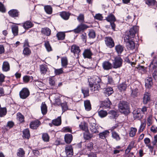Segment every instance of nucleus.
<instances>
[{
	"label": "nucleus",
	"instance_id": "1",
	"mask_svg": "<svg viewBox=\"0 0 157 157\" xmlns=\"http://www.w3.org/2000/svg\"><path fill=\"white\" fill-rule=\"evenodd\" d=\"M139 27L137 26H134L131 28L129 31L127 32L124 37V40L126 42L127 48L131 50H133L135 48L134 42L132 40L135 35L138 31Z\"/></svg>",
	"mask_w": 157,
	"mask_h": 157
},
{
	"label": "nucleus",
	"instance_id": "2",
	"mask_svg": "<svg viewBox=\"0 0 157 157\" xmlns=\"http://www.w3.org/2000/svg\"><path fill=\"white\" fill-rule=\"evenodd\" d=\"M119 110L120 112L125 114L129 112L128 104L124 101H120L118 105Z\"/></svg>",
	"mask_w": 157,
	"mask_h": 157
},
{
	"label": "nucleus",
	"instance_id": "3",
	"mask_svg": "<svg viewBox=\"0 0 157 157\" xmlns=\"http://www.w3.org/2000/svg\"><path fill=\"white\" fill-rule=\"evenodd\" d=\"M140 84L138 82H136L132 85L131 87V96L133 98L137 97L139 94Z\"/></svg>",
	"mask_w": 157,
	"mask_h": 157
},
{
	"label": "nucleus",
	"instance_id": "4",
	"mask_svg": "<svg viewBox=\"0 0 157 157\" xmlns=\"http://www.w3.org/2000/svg\"><path fill=\"white\" fill-rule=\"evenodd\" d=\"M90 124V131L93 133L99 132L98 130L99 128L96 124V121L94 118H91L89 120Z\"/></svg>",
	"mask_w": 157,
	"mask_h": 157
},
{
	"label": "nucleus",
	"instance_id": "5",
	"mask_svg": "<svg viewBox=\"0 0 157 157\" xmlns=\"http://www.w3.org/2000/svg\"><path fill=\"white\" fill-rule=\"evenodd\" d=\"M123 61V59L120 57H115L113 63V67L115 69L120 68L122 66Z\"/></svg>",
	"mask_w": 157,
	"mask_h": 157
},
{
	"label": "nucleus",
	"instance_id": "6",
	"mask_svg": "<svg viewBox=\"0 0 157 157\" xmlns=\"http://www.w3.org/2000/svg\"><path fill=\"white\" fill-rule=\"evenodd\" d=\"M105 19L108 21L110 23V24L112 29L114 31H115L116 25L114 23V22L116 21V19L114 15L112 14H110L106 17Z\"/></svg>",
	"mask_w": 157,
	"mask_h": 157
},
{
	"label": "nucleus",
	"instance_id": "7",
	"mask_svg": "<svg viewBox=\"0 0 157 157\" xmlns=\"http://www.w3.org/2000/svg\"><path fill=\"white\" fill-rule=\"evenodd\" d=\"M30 92L26 88H24L19 92L20 98L22 99H25L29 95Z\"/></svg>",
	"mask_w": 157,
	"mask_h": 157
},
{
	"label": "nucleus",
	"instance_id": "8",
	"mask_svg": "<svg viewBox=\"0 0 157 157\" xmlns=\"http://www.w3.org/2000/svg\"><path fill=\"white\" fill-rule=\"evenodd\" d=\"M88 81L89 85L92 86V84H99L101 81V79L97 76H94L88 79Z\"/></svg>",
	"mask_w": 157,
	"mask_h": 157
},
{
	"label": "nucleus",
	"instance_id": "9",
	"mask_svg": "<svg viewBox=\"0 0 157 157\" xmlns=\"http://www.w3.org/2000/svg\"><path fill=\"white\" fill-rule=\"evenodd\" d=\"M105 42L106 46L111 48L114 47L115 45L114 41L113 38L110 36H106L105 38Z\"/></svg>",
	"mask_w": 157,
	"mask_h": 157
},
{
	"label": "nucleus",
	"instance_id": "10",
	"mask_svg": "<svg viewBox=\"0 0 157 157\" xmlns=\"http://www.w3.org/2000/svg\"><path fill=\"white\" fill-rule=\"evenodd\" d=\"M89 28V26L86 25L81 23L78 25L76 28L74 29L73 31L75 33H79L82 31H83Z\"/></svg>",
	"mask_w": 157,
	"mask_h": 157
},
{
	"label": "nucleus",
	"instance_id": "11",
	"mask_svg": "<svg viewBox=\"0 0 157 157\" xmlns=\"http://www.w3.org/2000/svg\"><path fill=\"white\" fill-rule=\"evenodd\" d=\"M133 114L134 118L139 120L142 118L144 116V113L141 112L140 109L134 111Z\"/></svg>",
	"mask_w": 157,
	"mask_h": 157
},
{
	"label": "nucleus",
	"instance_id": "12",
	"mask_svg": "<svg viewBox=\"0 0 157 157\" xmlns=\"http://www.w3.org/2000/svg\"><path fill=\"white\" fill-rule=\"evenodd\" d=\"M103 68L106 70L111 69L113 67L112 64L109 61H105L102 64Z\"/></svg>",
	"mask_w": 157,
	"mask_h": 157
},
{
	"label": "nucleus",
	"instance_id": "13",
	"mask_svg": "<svg viewBox=\"0 0 157 157\" xmlns=\"http://www.w3.org/2000/svg\"><path fill=\"white\" fill-rule=\"evenodd\" d=\"M93 54L90 49H86L85 50L83 53V55L85 58H87L88 59H91L92 58L91 56Z\"/></svg>",
	"mask_w": 157,
	"mask_h": 157
},
{
	"label": "nucleus",
	"instance_id": "14",
	"mask_svg": "<svg viewBox=\"0 0 157 157\" xmlns=\"http://www.w3.org/2000/svg\"><path fill=\"white\" fill-rule=\"evenodd\" d=\"M19 12L16 9H12L8 12L9 15L13 17H17L18 16Z\"/></svg>",
	"mask_w": 157,
	"mask_h": 157
},
{
	"label": "nucleus",
	"instance_id": "15",
	"mask_svg": "<svg viewBox=\"0 0 157 157\" xmlns=\"http://www.w3.org/2000/svg\"><path fill=\"white\" fill-rule=\"evenodd\" d=\"M65 152L67 156L72 155L73 154V150L72 147L71 145H67L65 149Z\"/></svg>",
	"mask_w": 157,
	"mask_h": 157
},
{
	"label": "nucleus",
	"instance_id": "16",
	"mask_svg": "<svg viewBox=\"0 0 157 157\" xmlns=\"http://www.w3.org/2000/svg\"><path fill=\"white\" fill-rule=\"evenodd\" d=\"M40 122L38 120H36L31 122L30 124V127L33 129L36 128L40 124Z\"/></svg>",
	"mask_w": 157,
	"mask_h": 157
},
{
	"label": "nucleus",
	"instance_id": "17",
	"mask_svg": "<svg viewBox=\"0 0 157 157\" xmlns=\"http://www.w3.org/2000/svg\"><path fill=\"white\" fill-rule=\"evenodd\" d=\"M71 52L75 54H77L78 55L80 52L79 48L75 45H72L71 47Z\"/></svg>",
	"mask_w": 157,
	"mask_h": 157
},
{
	"label": "nucleus",
	"instance_id": "18",
	"mask_svg": "<svg viewBox=\"0 0 157 157\" xmlns=\"http://www.w3.org/2000/svg\"><path fill=\"white\" fill-rule=\"evenodd\" d=\"M104 93L106 96H108L112 94L113 92V89L111 87H108L104 89Z\"/></svg>",
	"mask_w": 157,
	"mask_h": 157
},
{
	"label": "nucleus",
	"instance_id": "19",
	"mask_svg": "<svg viewBox=\"0 0 157 157\" xmlns=\"http://www.w3.org/2000/svg\"><path fill=\"white\" fill-rule=\"evenodd\" d=\"M145 84L147 87L150 88L152 84V78L149 77H147L145 80Z\"/></svg>",
	"mask_w": 157,
	"mask_h": 157
},
{
	"label": "nucleus",
	"instance_id": "20",
	"mask_svg": "<svg viewBox=\"0 0 157 157\" xmlns=\"http://www.w3.org/2000/svg\"><path fill=\"white\" fill-rule=\"evenodd\" d=\"M150 100V95L148 93H145L143 98V102L144 104H147Z\"/></svg>",
	"mask_w": 157,
	"mask_h": 157
},
{
	"label": "nucleus",
	"instance_id": "21",
	"mask_svg": "<svg viewBox=\"0 0 157 157\" xmlns=\"http://www.w3.org/2000/svg\"><path fill=\"white\" fill-rule=\"evenodd\" d=\"M73 139L72 136L71 134H67L64 136V140L67 144H70L71 142Z\"/></svg>",
	"mask_w": 157,
	"mask_h": 157
},
{
	"label": "nucleus",
	"instance_id": "22",
	"mask_svg": "<svg viewBox=\"0 0 157 157\" xmlns=\"http://www.w3.org/2000/svg\"><path fill=\"white\" fill-rule=\"evenodd\" d=\"M109 132L108 130H105L99 133V136L100 138L104 139L109 135Z\"/></svg>",
	"mask_w": 157,
	"mask_h": 157
},
{
	"label": "nucleus",
	"instance_id": "23",
	"mask_svg": "<svg viewBox=\"0 0 157 157\" xmlns=\"http://www.w3.org/2000/svg\"><path fill=\"white\" fill-rule=\"evenodd\" d=\"M79 127L81 129L85 131H88V124L84 121L81 123L79 125Z\"/></svg>",
	"mask_w": 157,
	"mask_h": 157
},
{
	"label": "nucleus",
	"instance_id": "24",
	"mask_svg": "<svg viewBox=\"0 0 157 157\" xmlns=\"http://www.w3.org/2000/svg\"><path fill=\"white\" fill-rule=\"evenodd\" d=\"M41 33L47 36H49L51 34V31L48 28H43L41 30Z\"/></svg>",
	"mask_w": 157,
	"mask_h": 157
},
{
	"label": "nucleus",
	"instance_id": "25",
	"mask_svg": "<svg viewBox=\"0 0 157 157\" xmlns=\"http://www.w3.org/2000/svg\"><path fill=\"white\" fill-rule=\"evenodd\" d=\"M52 124L55 126L60 125L61 123V120L60 117H59L57 119L52 121Z\"/></svg>",
	"mask_w": 157,
	"mask_h": 157
},
{
	"label": "nucleus",
	"instance_id": "26",
	"mask_svg": "<svg viewBox=\"0 0 157 157\" xmlns=\"http://www.w3.org/2000/svg\"><path fill=\"white\" fill-rule=\"evenodd\" d=\"M2 69L3 71H7L10 70V65L8 62L5 61L3 63Z\"/></svg>",
	"mask_w": 157,
	"mask_h": 157
},
{
	"label": "nucleus",
	"instance_id": "27",
	"mask_svg": "<svg viewBox=\"0 0 157 157\" xmlns=\"http://www.w3.org/2000/svg\"><path fill=\"white\" fill-rule=\"evenodd\" d=\"M56 36L59 40H63L65 39V34L64 32H59L56 34Z\"/></svg>",
	"mask_w": 157,
	"mask_h": 157
},
{
	"label": "nucleus",
	"instance_id": "28",
	"mask_svg": "<svg viewBox=\"0 0 157 157\" xmlns=\"http://www.w3.org/2000/svg\"><path fill=\"white\" fill-rule=\"evenodd\" d=\"M89 86L90 88V90L92 92H95V91H97L100 87V85L99 84H92V86H90L89 84Z\"/></svg>",
	"mask_w": 157,
	"mask_h": 157
},
{
	"label": "nucleus",
	"instance_id": "29",
	"mask_svg": "<svg viewBox=\"0 0 157 157\" xmlns=\"http://www.w3.org/2000/svg\"><path fill=\"white\" fill-rule=\"evenodd\" d=\"M84 105L85 109L89 111L91 109V105L90 101L87 100L84 101Z\"/></svg>",
	"mask_w": 157,
	"mask_h": 157
},
{
	"label": "nucleus",
	"instance_id": "30",
	"mask_svg": "<svg viewBox=\"0 0 157 157\" xmlns=\"http://www.w3.org/2000/svg\"><path fill=\"white\" fill-rule=\"evenodd\" d=\"M41 109L42 113L43 114H45L47 111V108L45 102H43L41 106Z\"/></svg>",
	"mask_w": 157,
	"mask_h": 157
},
{
	"label": "nucleus",
	"instance_id": "31",
	"mask_svg": "<svg viewBox=\"0 0 157 157\" xmlns=\"http://www.w3.org/2000/svg\"><path fill=\"white\" fill-rule=\"evenodd\" d=\"M33 25L31 21H27L23 24V27L25 29H28L32 27Z\"/></svg>",
	"mask_w": 157,
	"mask_h": 157
},
{
	"label": "nucleus",
	"instance_id": "32",
	"mask_svg": "<svg viewBox=\"0 0 157 157\" xmlns=\"http://www.w3.org/2000/svg\"><path fill=\"white\" fill-rule=\"evenodd\" d=\"M103 105L105 108H109L111 104V103L109 98H107L103 103Z\"/></svg>",
	"mask_w": 157,
	"mask_h": 157
},
{
	"label": "nucleus",
	"instance_id": "33",
	"mask_svg": "<svg viewBox=\"0 0 157 157\" xmlns=\"http://www.w3.org/2000/svg\"><path fill=\"white\" fill-rule=\"evenodd\" d=\"M31 53V50L27 47H25L23 51V54L25 56H29Z\"/></svg>",
	"mask_w": 157,
	"mask_h": 157
},
{
	"label": "nucleus",
	"instance_id": "34",
	"mask_svg": "<svg viewBox=\"0 0 157 157\" xmlns=\"http://www.w3.org/2000/svg\"><path fill=\"white\" fill-rule=\"evenodd\" d=\"M25 152L22 148H19L18 150L17 155L19 157H25Z\"/></svg>",
	"mask_w": 157,
	"mask_h": 157
},
{
	"label": "nucleus",
	"instance_id": "35",
	"mask_svg": "<svg viewBox=\"0 0 157 157\" xmlns=\"http://www.w3.org/2000/svg\"><path fill=\"white\" fill-rule=\"evenodd\" d=\"M60 15L61 17L65 20H68L70 16L69 13L65 12L60 13Z\"/></svg>",
	"mask_w": 157,
	"mask_h": 157
},
{
	"label": "nucleus",
	"instance_id": "36",
	"mask_svg": "<svg viewBox=\"0 0 157 157\" xmlns=\"http://www.w3.org/2000/svg\"><path fill=\"white\" fill-rule=\"evenodd\" d=\"M145 3L148 6H154L157 7V2L155 0H145Z\"/></svg>",
	"mask_w": 157,
	"mask_h": 157
},
{
	"label": "nucleus",
	"instance_id": "37",
	"mask_svg": "<svg viewBox=\"0 0 157 157\" xmlns=\"http://www.w3.org/2000/svg\"><path fill=\"white\" fill-rule=\"evenodd\" d=\"M61 65L63 67L66 68L68 64V60L67 57H64L61 58Z\"/></svg>",
	"mask_w": 157,
	"mask_h": 157
},
{
	"label": "nucleus",
	"instance_id": "38",
	"mask_svg": "<svg viewBox=\"0 0 157 157\" xmlns=\"http://www.w3.org/2000/svg\"><path fill=\"white\" fill-rule=\"evenodd\" d=\"M115 50L118 54H121L124 50L123 47L120 45H118L116 46L115 47Z\"/></svg>",
	"mask_w": 157,
	"mask_h": 157
},
{
	"label": "nucleus",
	"instance_id": "39",
	"mask_svg": "<svg viewBox=\"0 0 157 157\" xmlns=\"http://www.w3.org/2000/svg\"><path fill=\"white\" fill-rule=\"evenodd\" d=\"M92 137V135L90 133L88 130V131H85L83 133L84 138L86 140H88Z\"/></svg>",
	"mask_w": 157,
	"mask_h": 157
},
{
	"label": "nucleus",
	"instance_id": "40",
	"mask_svg": "<svg viewBox=\"0 0 157 157\" xmlns=\"http://www.w3.org/2000/svg\"><path fill=\"white\" fill-rule=\"evenodd\" d=\"M12 30L14 36H16L18 35V28L17 26L16 25L12 26Z\"/></svg>",
	"mask_w": 157,
	"mask_h": 157
},
{
	"label": "nucleus",
	"instance_id": "41",
	"mask_svg": "<svg viewBox=\"0 0 157 157\" xmlns=\"http://www.w3.org/2000/svg\"><path fill=\"white\" fill-rule=\"evenodd\" d=\"M127 87V85L124 83H123L119 85L118 86V88L121 91H125Z\"/></svg>",
	"mask_w": 157,
	"mask_h": 157
},
{
	"label": "nucleus",
	"instance_id": "42",
	"mask_svg": "<svg viewBox=\"0 0 157 157\" xmlns=\"http://www.w3.org/2000/svg\"><path fill=\"white\" fill-rule=\"evenodd\" d=\"M40 69L41 73L43 74H45L47 71L48 68L46 66L41 65H40Z\"/></svg>",
	"mask_w": 157,
	"mask_h": 157
},
{
	"label": "nucleus",
	"instance_id": "43",
	"mask_svg": "<svg viewBox=\"0 0 157 157\" xmlns=\"http://www.w3.org/2000/svg\"><path fill=\"white\" fill-rule=\"evenodd\" d=\"M109 114L110 115L109 117L110 119H114L117 117V112L114 110L110 111L109 112Z\"/></svg>",
	"mask_w": 157,
	"mask_h": 157
},
{
	"label": "nucleus",
	"instance_id": "44",
	"mask_svg": "<svg viewBox=\"0 0 157 157\" xmlns=\"http://www.w3.org/2000/svg\"><path fill=\"white\" fill-rule=\"evenodd\" d=\"M23 137L29 139L30 136L29 131L28 129H26L23 131Z\"/></svg>",
	"mask_w": 157,
	"mask_h": 157
},
{
	"label": "nucleus",
	"instance_id": "45",
	"mask_svg": "<svg viewBox=\"0 0 157 157\" xmlns=\"http://www.w3.org/2000/svg\"><path fill=\"white\" fill-rule=\"evenodd\" d=\"M54 73L56 75H58L64 73V71L62 68L59 69H56L54 68Z\"/></svg>",
	"mask_w": 157,
	"mask_h": 157
},
{
	"label": "nucleus",
	"instance_id": "46",
	"mask_svg": "<svg viewBox=\"0 0 157 157\" xmlns=\"http://www.w3.org/2000/svg\"><path fill=\"white\" fill-rule=\"evenodd\" d=\"M136 131L137 129L136 128L133 127L131 128L129 132L130 136L131 137L134 136L136 135Z\"/></svg>",
	"mask_w": 157,
	"mask_h": 157
},
{
	"label": "nucleus",
	"instance_id": "47",
	"mask_svg": "<svg viewBox=\"0 0 157 157\" xmlns=\"http://www.w3.org/2000/svg\"><path fill=\"white\" fill-rule=\"evenodd\" d=\"M33 77L32 76H25L23 78V80L24 82L27 83L30 80L32 81Z\"/></svg>",
	"mask_w": 157,
	"mask_h": 157
},
{
	"label": "nucleus",
	"instance_id": "48",
	"mask_svg": "<svg viewBox=\"0 0 157 157\" xmlns=\"http://www.w3.org/2000/svg\"><path fill=\"white\" fill-rule=\"evenodd\" d=\"M107 114V113L106 111L101 110L98 112V115L101 118L106 117Z\"/></svg>",
	"mask_w": 157,
	"mask_h": 157
},
{
	"label": "nucleus",
	"instance_id": "49",
	"mask_svg": "<svg viewBox=\"0 0 157 157\" xmlns=\"http://www.w3.org/2000/svg\"><path fill=\"white\" fill-rule=\"evenodd\" d=\"M44 9L45 12L48 14H51L52 12V8L50 6H44Z\"/></svg>",
	"mask_w": 157,
	"mask_h": 157
},
{
	"label": "nucleus",
	"instance_id": "50",
	"mask_svg": "<svg viewBox=\"0 0 157 157\" xmlns=\"http://www.w3.org/2000/svg\"><path fill=\"white\" fill-rule=\"evenodd\" d=\"M112 137L117 140H119L120 139L119 135L116 132L113 131L112 133Z\"/></svg>",
	"mask_w": 157,
	"mask_h": 157
},
{
	"label": "nucleus",
	"instance_id": "51",
	"mask_svg": "<svg viewBox=\"0 0 157 157\" xmlns=\"http://www.w3.org/2000/svg\"><path fill=\"white\" fill-rule=\"evenodd\" d=\"M17 119L21 122H22L24 121V117L22 114L18 113L17 114Z\"/></svg>",
	"mask_w": 157,
	"mask_h": 157
},
{
	"label": "nucleus",
	"instance_id": "52",
	"mask_svg": "<svg viewBox=\"0 0 157 157\" xmlns=\"http://www.w3.org/2000/svg\"><path fill=\"white\" fill-rule=\"evenodd\" d=\"M82 92L84 94V97H86L89 95V90L87 88H84L82 89Z\"/></svg>",
	"mask_w": 157,
	"mask_h": 157
},
{
	"label": "nucleus",
	"instance_id": "53",
	"mask_svg": "<svg viewBox=\"0 0 157 157\" xmlns=\"http://www.w3.org/2000/svg\"><path fill=\"white\" fill-rule=\"evenodd\" d=\"M6 109L5 108H0V117H2L6 115Z\"/></svg>",
	"mask_w": 157,
	"mask_h": 157
},
{
	"label": "nucleus",
	"instance_id": "54",
	"mask_svg": "<svg viewBox=\"0 0 157 157\" xmlns=\"http://www.w3.org/2000/svg\"><path fill=\"white\" fill-rule=\"evenodd\" d=\"M89 37L90 38H94L95 37L96 35L94 31L93 30H90L88 33Z\"/></svg>",
	"mask_w": 157,
	"mask_h": 157
},
{
	"label": "nucleus",
	"instance_id": "55",
	"mask_svg": "<svg viewBox=\"0 0 157 157\" xmlns=\"http://www.w3.org/2000/svg\"><path fill=\"white\" fill-rule=\"evenodd\" d=\"M146 125V121L144 122H142L140 126V128L139 130V132H141L143 131L145 129Z\"/></svg>",
	"mask_w": 157,
	"mask_h": 157
},
{
	"label": "nucleus",
	"instance_id": "56",
	"mask_svg": "<svg viewBox=\"0 0 157 157\" xmlns=\"http://www.w3.org/2000/svg\"><path fill=\"white\" fill-rule=\"evenodd\" d=\"M60 105V106L61 107L62 111L63 112L68 109L67 103L66 102H64L63 103H61V104Z\"/></svg>",
	"mask_w": 157,
	"mask_h": 157
},
{
	"label": "nucleus",
	"instance_id": "57",
	"mask_svg": "<svg viewBox=\"0 0 157 157\" xmlns=\"http://www.w3.org/2000/svg\"><path fill=\"white\" fill-rule=\"evenodd\" d=\"M79 22L83 23L84 22V17L83 14H80L77 18Z\"/></svg>",
	"mask_w": 157,
	"mask_h": 157
},
{
	"label": "nucleus",
	"instance_id": "58",
	"mask_svg": "<svg viewBox=\"0 0 157 157\" xmlns=\"http://www.w3.org/2000/svg\"><path fill=\"white\" fill-rule=\"evenodd\" d=\"M152 117L151 115H150L147 118V126H150L152 124Z\"/></svg>",
	"mask_w": 157,
	"mask_h": 157
},
{
	"label": "nucleus",
	"instance_id": "59",
	"mask_svg": "<svg viewBox=\"0 0 157 157\" xmlns=\"http://www.w3.org/2000/svg\"><path fill=\"white\" fill-rule=\"evenodd\" d=\"M61 104V101L59 98L57 97L55 99L54 105L59 106Z\"/></svg>",
	"mask_w": 157,
	"mask_h": 157
},
{
	"label": "nucleus",
	"instance_id": "60",
	"mask_svg": "<svg viewBox=\"0 0 157 157\" xmlns=\"http://www.w3.org/2000/svg\"><path fill=\"white\" fill-rule=\"evenodd\" d=\"M42 138L43 140L44 141L48 142L49 140V137L47 133L43 134Z\"/></svg>",
	"mask_w": 157,
	"mask_h": 157
},
{
	"label": "nucleus",
	"instance_id": "61",
	"mask_svg": "<svg viewBox=\"0 0 157 157\" xmlns=\"http://www.w3.org/2000/svg\"><path fill=\"white\" fill-rule=\"evenodd\" d=\"M157 67V63L156 61L155 60L151 62L149 65V67L152 68L153 69H155Z\"/></svg>",
	"mask_w": 157,
	"mask_h": 157
},
{
	"label": "nucleus",
	"instance_id": "62",
	"mask_svg": "<svg viewBox=\"0 0 157 157\" xmlns=\"http://www.w3.org/2000/svg\"><path fill=\"white\" fill-rule=\"evenodd\" d=\"M44 45L48 51H50L52 50V48L48 41L45 42Z\"/></svg>",
	"mask_w": 157,
	"mask_h": 157
},
{
	"label": "nucleus",
	"instance_id": "63",
	"mask_svg": "<svg viewBox=\"0 0 157 157\" xmlns=\"http://www.w3.org/2000/svg\"><path fill=\"white\" fill-rule=\"evenodd\" d=\"M94 17L96 19L100 20H101L103 19V17L101 14L99 13L96 14Z\"/></svg>",
	"mask_w": 157,
	"mask_h": 157
},
{
	"label": "nucleus",
	"instance_id": "64",
	"mask_svg": "<svg viewBox=\"0 0 157 157\" xmlns=\"http://www.w3.org/2000/svg\"><path fill=\"white\" fill-rule=\"evenodd\" d=\"M0 11L3 13L6 12V9L4 6L0 2Z\"/></svg>",
	"mask_w": 157,
	"mask_h": 157
}]
</instances>
